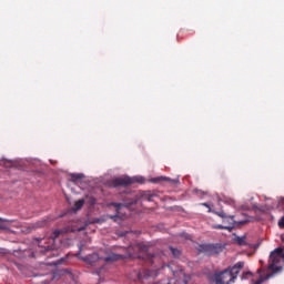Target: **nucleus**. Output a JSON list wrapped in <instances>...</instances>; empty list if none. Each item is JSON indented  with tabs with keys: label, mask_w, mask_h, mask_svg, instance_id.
I'll return each instance as SVG.
<instances>
[{
	"label": "nucleus",
	"mask_w": 284,
	"mask_h": 284,
	"mask_svg": "<svg viewBox=\"0 0 284 284\" xmlns=\"http://www.w3.org/2000/svg\"><path fill=\"white\" fill-rule=\"evenodd\" d=\"M243 267H245V262H237L234 266L215 272L213 274L214 284H235Z\"/></svg>",
	"instance_id": "f257e3e1"
},
{
	"label": "nucleus",
	"mask_w": 284,
	"mask_h": 284,
	"mask_svg": "<svg viewBox=\"0 0 284 284\" xmlns=\"http://www.w3.org/2000/svg\"><path fill=\"white\" fill-rule=\"evenodd\" d=\"M133 183H143V178L122 176L112 181L113 187H128V185H133Z\"/></svg>",
	"instance_id": "f03ea898"
},
{
	"label": "nucleus",
	"mask_w": 284,
	"mask_h": 284,
	"mask_svg": "<svg viewBox=\"0 0 284 284\" xmlns=\"http://www.w3.org/2000/svg\"><path fill=\"white\" fill-rule=\"evenodd\" d=\"M230 221H231L230 225L215 224V225H213V230H227L229 232H232V230H234V227H236V225H245V223H247V220L236 222L234 220V216H231Z\"/></svg>",
	"instance_id": "7ed1b4c3"
},
{
	"label": "nucleus",
	"mask_w": 284,
	"mask_h": 284,
	"mask_svg": "<svg viewBox=\"0 0 284 284\" xmlns=\"http://www.w3.org/2000/svg\"><path fill=\"white\" fill-rule=\"evenodd\" d=\"M199 252H202V254H207V256H212L213 254H219V248L213 244H201L199 246Z\"/></svg>",
	"instance_id": "20e7f679"
},
{
	"label": "nucleus",
	"mask_w": 284,
	"mask_h": 284,
	"mask_svg": "<svg viewBox=\"0 0 284 284\" xmlns=\"http://www.w3.org/2000/svg\"><path fill=\"white\" fill-rule=\"evenodd\" d=\"M111 205L114 209H116V213L119 214V211L121 210V207H132V205H136V200H129V201H125L124 203L112 202Z\"/></svg>",
	"instance_id": "39448f33"
},
{
	"label": "nucleus",
	"mask_w": 284,
	"mask_h": 284,
	"mask_svg": "<svg viewBox=\"0 0 284 284\" xmlns=\"http://www.w3.org/2000/svg\"><path fill=\"white\" fill-rule=\"evenodd\" d=\"M100 258L101 257H99L98 253H92L90 255L81 257V260L84 261V263H87L88 265H95V263H99Z\"/></svg>",
	"instance_id": "423d86ee"
},
{
	"label": "nucleus",
	"mask_w": 284,
	"mask_h": 284,
	"mask_svg": "<svg viewBox=\"0 0 284 284\" xmlns=\"http://www.w3.org/2000/svg\"><path fill=\"white\" fill-rule=\"evenodd\" d=\"M152 276H156V271L145 270L138 273V278L141 281L142 278H150Z\"/></svg>",
	"instance_id": "0eeeda50"
},
{
	"label": "nucleus",
	"mask_w": 284,
	"mask_h": 284,
	"mask_svg": "<svg viewBox=\"0 0 284 284\" xmlns=\"http://www.w3.org/2000/svg\"><path fill=\"white\" fill-rule=\"evenodd\" d=\"M47 225H48V220H41L39 222L30 224L29 230L30 232H32V230H40V227H45Z\"/></svg>",
	"instance_id": "6e6552de"
},
{
	"label": "nucleus",
	"mask_w": 284,
	"mask_h": 284,
	"mask_svg": "<svg viewBox=\"0 0 284 284\" xmlns=\"http://www.w3.org/2000/svg\"><path fill=\"white\" fill-rule=\"evenodd\" d=\"M161 181H168L169 183H173V184L179 183V180H172L166 176H159L152 180L153 183H161Z\"/></svg>",
	"instance_id": "1a4fd4ad"
},
{
	"label": "nucleus",
	"mask_w": 284,
	"mask_h": 284,
	"mask_svg": "<svg viewBox=\"0 0 284 284\" xmlns=\"http://www.w3.org/2000/svg\"><path fill=\"white\" fill-rule=\"evenodd\" d=\"M141 196H142V200H143V201L152 202L153 199H154V196H156V194L151 193L150 191H143L142 194H141Z\"/></svg>",
	"instance_id": "9d476101"
},
{
	"label": "nucleus",
	"mask_w": 284,
	"mask_h": 284,
	"mask_svg": "<svg viewBox=\"0 0 284 284\" xmlns=\"http://www.w3.org/2000/svg\"><path fill=\"white\" fill-rule=\"evenodd\" d=\"M274 274H266V275H260V278L257 281L254 282V284H263L265 283V281H270V278H272V276H274Z\"/></svg>",
	"instance_id": "9b49d317"
},
{
	"label": "nucleus",
	"mask_w": 284,
	"mask_h": 284,
	"mask_svg": "<svg viewBox=\"0 0 284 284\" xmlns=\"http://www.w3.org/2000/svg\"><path fill=\"white\" fill-rule=\"evenodd\" d=\"M120 258H121V255H120V254L111 253V254H109L106 257H104V261H105L106 263H110V262L119 261Z\"/></svg>",
	"instance_id": "f8f14e48"
},
{
	"label": "nucleus",
	"mask_w": 284,
	"mask_h": 284,
	"mask_svg": "<svg viewBox=\"0 0 284 284\" xmlns=\"http://www.w3.org/2000/svg\"><path fill=\"white\" fill-rule=\"evenodd\" d=\"M83 205H85V200H83V199L78 200L74 203L73 210L77 212V211L81 210V207H83Z\"/></svg>",
	"instance_id": "ddd939ff"
},
{
	"label": "nucleus",
	"mask_w": 284,
	"mask_h": 284,
	"mask_svg": "<svg viewBox=\"0 0 284 284\" xmlns=\"http://www.w3.org/2000/svg\"><path fill=\"white\" fill-rule=\"evenodd\" d=\"M71 181H81V179H84L85 175L83 173H71Z\"/></svg>",
	"instance_id": "4468645a"
},
{
	"label": "nucleus",
	"mask_w": 284,
	"mask_h": 284,
	"mask_svg": "<svg viewBox=\"0 0 284 284\" xmlns=\"http://www.w3.org/2000/svg\"><path fill=\"white\" fill-rule=\"evenodd\" d=\"M170 252L172 253V255L175 258H179V256H181V251H179V248H174V247L170 246Z\"/></svg>",
	"instance_id": "2eb2a0df"
},
{
	"label": "nucleus",
	"mask_w": 284,
	"mask_h": 284,
	"mask_svg": "<svg viewBox=\"0 0 284 284\" xmlns=\"http://www.w3.org/2000/svg\"><path fill=\"white\" fill-rule=\"evenodd\" d=\"M235 241L237 245H241V246L247 245V242H245V236L236 237Z\"/></svg>",
	"instance_id": "dca6fc26"
},
{
	"label": "nucleus",
	"mask_w": 284,
	"mask_h": 284,
	"mask_svg": "<svg viewBox=\"0 0 284 284\" xmlns=\"http://www.w3.org/2000/svg\"><path fill=\"white\" fill-rule=\"evenodd\" d=\"M63 231L62 230H55L53 233H52V235L50 236V239L52 240V241H54L55 239H59V236H61V233H62Z\"/></svg>",
	"instance_id": "f3484780"
},
{
	"label": "nucleus",
	"mask_w": 284,
	"mask_h": 284,
	"mask_svg": "<svg viewBox=\"0 0 284 284\" xmlns=\"http://www.w3.org/2000/svg\"><path fill=\"white\" fill-rule=\"evenodd\" d=\"M214 214H216V216H220V219H227V214H225V212L223 211H215Z\"/></svg>",
	"instance_id": "a211bd4d"
},
{
	"label": "nucleus",
	"mask_w": 284,
	"mask_h": 284,
	"mask_svg": "<svg viewBox=\"0 0 284 284\" xmlns=\"http://www.w3.org/2000/svg\"><path fill=\"white\" fill-rule=\"evenodd\" d=\"M252 272L247 271V272H243L242 274V281H247L248 276H252Z\"/></svg>",
	"instance_id": "6ab92c4d"
},
{
	"label": "nucleus",
	"mask_w": 284,
	"mask_h": 284,
	"mask_svg": "<svg viewBox=\"0 0 284 284\" xmlns=\"http://www.w3.org/2000/svg\"><path fill=\"white\" fill-rule=\"evenodd\" d=\"M138 247H139V250H141V252H144L145 254H148V245L139 244Z\"/></svg>",
	"instance_id": "aec40b11"
},
{
	"label": "nucleus",
	"mask_w": 284,
	"mask_h": 284,
	"mask_svg": "<svg viewBox=\"0 0 284 284\" xmlns=\"http://www.w3.org/2000/svg\"><path fill=\"white\" fill-rule=\"evenodd\" d=\"M277 225H278V227H281V230L284 229V216H282V217L278 220Z\"/></svg>",
	"instance_id": "412c9836"
},
{
	"label": "nucleus",
	"mask_w": 284,
	"mask_h": 284,
	"mask_svg": "<svg viewBox=\"0 0 284 284\" xmlns=\"http://www.w3.org/2000/svg\"><path fill=\"white\" fill-rule=\"evenodd\" d=\"M146 261H150V263H154V256L146 254Z\"/></svg>",
	"instance_id": "4be33fe9"
},
{
	"label": "nucleus",
	"mask_w": 284,
	"mask_h": 284,
	"mask_svg": "<svg viewBox=\"0 0 284 284\" xmlns=\"http://www.w3.org/2000/svg\"><path fill=\"white\" fill-rule=\"evenodd\" d=\"M232 215H229L227 217H224L223 223H227L230 225Z\"/></svg>",
	"instance_id": "5701e85b"
},
{
	"label": "nucleus",
	"mask_w": 284,
	"mask_h": 284,
	"mask_svg": "<svg viewBox=\"0 0 284 284\" xmlns=\"http://www.w3.org/2000/svg\"><path fill=\"white\" fill-rule=\"evenodd\" d=\"M202 205H203L204 207H207V209H209V212H212V209L210 207V204H207V203H202Z\"/></svg>",
	"instance_id": "b1692460"
},
{
	"label": "nucleus",
	"mask_w": 284,
	"mask_h": 284,
	"mask_svg": "<svg viewBox=\"0 0 284 284\" xmlns=\"http://www.w3.org/2000/svg\"><path fill=\"white\" fill-rule=\"evenodd\" d=\"M52 250V246H45V252H50Z\"/></svg>",
	"instance_id": "393cba45"
},
{
	"label": "nucleus",
	"mask_w": 284,
	"mask_h": 284,
	"mask_svg": "<svg viewBox=\"0 0 284 284\" xmlns=\"http://www.w3.org/2000/svg\"><path fill=\"white\" fill-rule=\"evenodd\" d=\"M257 274H263V267L257 270Z\"/></svg>",
	"instance_id": "a878e982"
},
{
	"label": "nucleus",
	"mask_w": 284,
	"mask_h": 284,
	"mask_svg": "<svg viewBox=\"0 0 284 284\" xmlns=\"http://www.w3.org/2000/svg\"><path fill=\"white\" fill-rule=\"evenodd\" d=\"M257 274H263V267L257 270Z\"/></svg>",
	"instance_id": "bb28decb"
},
{
	"label": "nucleus",
	"mask_w": 284,
	"mask_h": 284,
	"mask_svg": "<svg viewBox=\"0 0 284 284\" xmlns=\"http://www.w3.org/2000/svg\"><path fill=\"white\" fill-rule=\"evenodd\" d=\"M0 230H8V227H6V225H0Z\"/></svg>",
	"instance_id": "cd10ccee"
},
{
	"label": "nucleus",
	"mask_w": 284,
	"mask_h": 284,
	"mask_svg": "<svg viewBox=\"0 0 284 284\" xmlns=\"http://www.w3.org/2000/svg\"><path fill=\"white\" fill-rule=\"evenodd\" d=\"M182 236H184L185 239H190L189 234H182Z\"/></svg>",
	"instance_id": "c85d7f7f"
},
{
	"label": "nucleus",
	"mask_w": 284,
	"mask_h": 284,
	"mask_svg": "<svg viewBox=\"0 0 284 284\" xmlns=\"http://www.w3.org/2000/svg\"><path fill=\"white\" fill-rule=\"evenodd\" d=\"M116 216H119V215H113V216H111V219H116Z\"/></svg>",
	"instance_id": "c756f323"
},
{
	"label": "nucleus",
	"mask_w": 284,
	"mask_h": 284,
	"mask_svg": "<svg viewBox=\"0 0 284 284\" xmlns=\"http://www.w3.org/2000/svg\"><path fill=\"white\" fill-rule=\"evenodd\" d=\"M92 203H97V200L93 199V200H92Z\"/></svg>",
	"instance_id": "7c9ffc66"
},
{
	"label": "nucleus",
	"mask_w": 284,
	"mask_h": 284,
	"mask_svg": "<svg viewBox=\"0 0 284 284\" xmlns=\"http://www.w3.org/2000/svg\"><path fill=\"white\" fill-rule=\"evenodd\" d=\"M260 263H261V265H263L264 262L262 260H260Z\"/></svg>",
	"instance_id": "2f4dec72"
},
{
	"label": "nucleus",
	"mask_w": 284,
	"mask_h": 284,
	"mask_svg": "<svg viewBox=\"0 0 284 284\" xmlns=\"http://www.w3.org/2000/svg\"><path fill=\"white\" fill-rule=\"evenodd\" d=\"M173 276H176V273H173Z\"/></svg>",
	"instance_id": "473e14b6"
},
{
	"label": "nucleus",
	"mask_w": 284,
	"mask_h": 284,
	"mask_svg": "<svg viewBox=\"0 0 284 284\" xmlns=\"http://www.w3.org/2000/svg\"><path fill=\"white\" fill-rule=\"evenodd\" d=\"M0 221H3V219L0 217Z\"/></svg>",
	"instance_id": "72a5a7b5"
}]
</instances>
